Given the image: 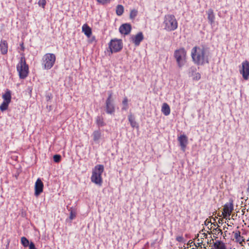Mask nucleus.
Returning <instances> with one entry per match:
<instances>
[{
	"label": "nucleus",
	"instance_id": "aec40b11",
	"mask_svg": "<svg viewBox=\"0 0 249 249\" xmlns=\"http://www.w3.org/2000/svg\"><path fill=\"white\" fill-rule=\"evenodd\" d=\"M161 111L165 116L169 115L171 111L169 106L166 103H163L161 107Z\"/></svg>",
	"mask_w": 249,
	"mask_h": 249
},
{
	"label": "nucleus",
	"instance_id": "f3484780",
	"mask_svg": "<svg viewBox=\"0 0 249 249\" xmlns=\"http://www.w3.org/2000/svg\"><path fill=\"white\" fill-rule=\"evenodd\" d=\"M106 112L109 114H112L115 112V107L112 102H106Z\"/></svg>",
	"mask_w": 249,
	"mask_h": 249
},
{
	"label": "nucleus",
	"instance_id": "f8f14e48",
	"mask_svg": "<svg viewBox=\"0 0 249 249\" xmlns=\"http://www.w3.org/2000/svg\"><path fill=\"white\" fill-rule=\"evenodd\" d=\"M143 34L141 32H139L135 36H132L130 38L131 40L136 46L140 44V43L143 40Z\"/></svg>",
	"mask_w": 249,
	"mask_h": 249
},
{
	"label": "nucleus",
	"instance_id": "bb28decb",
	"mask_svg": "<svg viewBox=\"0 0 249 249\" xmlns=\"http://www.w3.org/2000/svg\"><path fill=\"white\" fill-rule=\"evenodd\" d=\"M9 104L10 103L6 102L5 101H3V102L0 106V110L1 111H4L7 110Z\"/></svg>",
	"mask_w": 249,
	"mask_h": 249
},
{
	"label": "nucleus",
	"instance_id": "6e6552de",
	"mask_svg": "<svg viewBox=\"0 0 249 249\" xmlns=\"http://www.w3.org/2000/svg\"><path fill=\"white\" fill-rule=\"evenodd\" d=\"M239 72L242 74L244 80H247L249 78V62L247 60L243 61L239 69Z\"/></svg>",
	"mask_w": 249,
	"mask_h": 249
},
{
	"label": "nucleus",
	"instance_id": "72a5a7b5",
	"mask_svg": "<svg viewBox=\"0 0 249 249\" xmlns=\"http://www.w3.org/2000/svg\"><path fill=\"white\" fill-rule=\"evenodd\" d=\"M76 216V213L73 212L72 210L70 212V219L71 220H72L74 219Z\"/></svg>",
	"mask_w": 249,
	"mask_h": 249
},
{
	"label": "nucleus",
	"instance_id": "412c9836",
	"mask_svg": "<svg viewBox=\"0 0 249 249\" xmlns=\"http://www.w3.org/2000/svg\"><path fill=\"white\" fill-rule=\"evenodd\" d=\"M128 121H129L132 127H133V128H135V127L138 128L139 127L138 124L135 121V118L132 114H130L128 116Z\"/></svg>",
	"mask_w": 249,
	"mask_h": 249
},
{
	"label": "nucleus",
	"instance_id": "20e7f679",
	"mask_svg": "<svg viewBox=\"0 0 249 249\" xmlns=\"http://www.w3.org/2000/svg\"><path fill=\"white\" fill-rule=\"evenodd\" d=\"M17 69L18 72L19 78L24 79L29 72V67L26 64L25 57L23 56L20 58V61L17 66Z\"/></svg>",
	"mask_w": 249,
	"mask_h": 249
},
{
	"label": "nucleus",
	"instance_id": "5701e85b",
	"mask_svg": "<svg viewBox=\"0 0 249 249\" xmlns=\"http://www.w3.org/2000/svg\"><path fill=\"white\" fill-rule=\"evenodd\" d=\"M95 122L98 127H102L106 125L104 118L102 116H97L96 118Z\"/></svg>",
	"mask_w": 249,
	"mask_h": 249
},
{
	"label": "nucleus",
	"instance_id": "7ed1b4c3",
	"mask_svg": "<svg viewBox=\"0 0 249 249\" xmlns=\"http://www.w3.org/2000/svg\"><path fill=\"white\" fill-rule=\"evenodd\" d=\"M174 56L179 68H182L185 64L187 60V52L184 48L176 50L174 52Z\"/></svg>",
	"mask_w": 249,
	"mask_h": 249
},
{
	"label": "nucleus",
	"instance_id": "9b49d317",
	"mask_svg": "<svg viewBox=\"0 0 249 249\" xmlns=\"http://www.w3.org/2000/svg\"><path fill=\"white\" fill-rule=\"evenodd\" d=\"M44 185L41 180L38 178L37 179L35 185V195L39 196L43 190Z\"/></svg>",
	"mask_w": 249,
	"mask_h": 249
},
{
	"label": "nucleus",
	"instance_id": "6ab92c4d",
	"mask_svg": "<svg viewBox=\"0 0 249 249\" xmlns=\"http://www.w3.org/2000/svg\"><path fill=\"white\" fill-rule=\"evenodd\" d=\"M82 32L88 37H89L91 35L92 32L91 29L89 26L87 24H84L82 28Z\"/></svg>",
	"mask_w": 249,
	"mask_h": 249
},
{
	"label": "nucleus",
	"instance_id": "e433bc0d",
	"mask_svg": "<svg viewBox=\"0 0 249 249\" xmlns=\"http://www.w3.org/2000/svg\"><path fill=\"white\" fill-rule=\"evenodd\" d=\"M176 240L178 242H181L183 241V237L182 236H178L176 238Z\"/></svg>",
	"mask_w": 249,
	"mask_h": 249
},
{
	"label": "nucleus",
	"instance_id": "7c9ffc66",
	"mask_svg": "<svg viewBox=\"0 0 249 249\" xmlns=\"http://www.w3.org/2000/svg\"><path fill=\"white\" fill-rule=\"evenodd\" d=\"M53 160L55 162H59L61 160V156L59 155H55L53 157Z\"/></svg>",
	"mask_w": 249,
	"mask_h": 249
},
{
	"label": "nucleus",
	"instance_id": "a878e982",
	"mask_svg": "<svg viewBox=\"0 0 249 249\" xmlns=\"http://www.w3.org/2000/svg\"><path fill=\"white\" fill-rule=\"evenodd\" d=\"M128 99L127 97H124L123 100L122 104L123 105V107L122 108L123 110H127L128 108Z\"/></svg>",
	"mask_w": 249,
	"mask_h": 249
},
{
	"label": "nucleus",
	"instance_id": "cd10ccee",
	"mask_svg": "<svg viewBox=\"0 0 249 249\" xmlns=\"http://www.w3.org/2000/svg\"><path fill=\"white\" fill-rule=\"evenodd\" d=\"M21 243L24 247H27L29 244V241L25 237L21 238Z\"/></svg>",
	"mask_w": 249,
	"mask_h": 249
},
{
	"label": "nucleus",
	"instance_id": "f704fd0d",
	"mask_svg": "<svg viewBox=\"0 0 249 249\" xmlns=\"http://www.w3.org/2000/svg\"><path fill=\"white\" fill-rule=\"evenodd\" d=\"M106 102H112V92H110Z\"/></svg>",
	"mask_w": 249,
	"mask_h": 249
},
{
	"label": "nucleus",
	"instance_id": "4468645a",
	"mask_svg": "<svg viewBox=\"0 0 249 249\" xmlns=\"http://www.w3.org/2000/svg\"><path fill=\"white\" fill-rule=\"evenodd\" d=\"M232 234L234 236L233 240L236 243H239L241 246H243V243L245 242V238L243 236L241 235V232L239 230H236L232 232Z\"/></svg>",
	"mask_w": 249,
	"mask_h": 249
},
{
	"label": "nucleus",
	"instance_id": "1a4fd4ad",
	"mask_svg": "<svg viewBox=\"0 0 249 249\" xmlns=\"http://www.w3.org/2000/svg\"><path fill=\"white\" fill-rule=\"evenodd\" d=\"M210 244L212 245V249H227L225 244L220 240H216L215 242L212 239L210 240Z\"/></svg>",
	"mask_w": 249,
	"mask_h": 249
},
{
	"label": "nucleus",
	"instance_id": "9d476101",
	"mask_svg": "<svg viewBox=\"0 0 249 249\" xmlns=\"http://www.w3.org/2000/svg\"><path fill=\"white\" fill-rule=\"evenodd\" d=\"M178 140L179 143L181 150L185 152L188 143L187 137L184 134L181 135L180 136L178 137Z\"/></svg>",
	"mask_w": 249,
	"mask_h": 249
},
{
	"label": "nucleus",
	"instance_id": "58836bf2",
	"mask_svg": "<svg viewBox=\"0 0 249 249\" xmlns=\"http://www.w3.org/2000/svg\"><path fill=\"white\" fill-rule=\"evenodd\" d=\"M247 190L248 191H249V180L248 181V188H247Z\"/></svg>",
	"mask_w": 249,
	"mask_h": 249
},
{
	"label": "nucleus",
	"instance_id": "423d86ee",
	"mask_svg": "<svg viewBox=\"0 0 249 249\" xmlns=\"http://www.w3.org/2000/svg\"><path fill=\"white\" fill-rule=\"evenodd\" d=\"M55 60L56 57L53 53H46L42 58V65L44 69H51L54 65Z\"/></svg>",
	"mask_w": 249,
	"mask_h": 249
},
{
	"label": "nucleus",
	"instance_id": "dca6fc26",
	"mask_svg": "<svg viewBox=\"0 0 249 249\" xmlns=\"http://www.w3.org/2000/svg\"><path fill=\"white\" fill-rule=\"evenodd\" d=\"M0 51L2 54H6L8 52V43L6 40H1L0 41Z\"/></svg>",
	"mask_w": 249,
	"mask_h": 249
},
{
	"label": "nucleus",
	"instance_id": "473e14b6",
	"mask_svg": "<svg viewBox=\"0 0 249 249\" xmlns=\"http://www.w3.org/2000/svg\"><path fill=\"white\" fill-rule=\"evenodd\" d=\"M111 0H97V2L102 4L109 3Z\"/></svg>",
	"mask_w": 249,
	"mask_h": 249
},
{
	"label": "nucleus",
	"instance_id": "b1692460",
	"mask_svg": "<svg viewBox=\"0 0 249 249\" xmlns=\"http://www.w3.org/2000/svg\"><path fill=\"white\" fill-rule=\"evenodd\" d=\"M93 141L96 142L98 141L101 136V133L99 130H95L92 133Z\"/></svg>",
	"mask_w": 249,
	"mask_h": 249
},
{
	"label": "nucleus",
	"instance_id": "393cba45",
	"mask_svg": "<svg viewBox=\"0 0 249 249\" xmlns=\"http://www.w3.org/2000/svg\"><path fill=\"white\" fill-rule=\"evenodd\" d=\"M124 11V8L123 5H118L116 9V13L118 16H121Z\"/></svg>",
	"mask_w": 249,
	"mask_h": 249
},
{
	"label": "nucleus",
	"instance_id": "2f4dec72",
	"mask_svg": "<svg viewBox=\"0 0 249 249\" xmlns=\"http://www.w3.org/2000/svg\"><path fill=\"white\" fill-rule=\"evenodd\" d=\"M38 4L42 8H44L46 4V0H39Z\"/></svg>",
	"mask_w": 249,
	"mask_h": 249
},
{
	"label": "nucleus",
	"instance_id": "2eb2a0df",
	"mask_svg": "<svg viewBox=\"0 0 249 249\" xmlns=\"http://www.w3.org/2000/svg\"><path fill=\"white\" fill-rule=\"evenodd\" d=\"M131 25L128 23L123 24L119 28V31L121 34L125 35L129 34L131 32Z\"/></svg>",
	"mask_w": 249,
	"mask_h": 249
},
{
	"label": "nucleus",
	"instance_id": "c9c22d12",
	"mask_svg": "<svg viewBox=\"0 0 249 249\" xmlns=\"http://www.w3.org/2000/svg\"><path fill=\"white\" fill-rule=\"evenodd\" d=\"M29 249H36L35 247L34 243L32 242H30L29 244Z\"/></svg>",
	"mask_w": 249,
	"mask_h": 249
},
{
	"label": "nucleus",
	"instance_id": "f03ea898",
	"mask_svg": "<svg viewBox=\"0 0 249 249\" xmlns=\"http://www.w3.org/2000/svg\"><path fill=\"white\" fill-rule=\"evenodd\" d=\"M104 170L103 165H96L92 170L91 180L92 182L101 186L103 182L102 174Z\"/></svg>",
	"mask_w": 249,
	"mask_h": 249
},
{
	"label": "nucleus",
	"instance_id": "ddd939ff",
	"mask_svg": "<svg viewBox=\"0 0 249 249\" xmlns=\"http://www.w3.org/2000/svg\"><path fill=\"white\" fill-rule=\"evenodd\" d=\"M233 210L232 203L226 204L223 208L222 214L224 217L230 216Z\"/></svg>",
	"mask_w": 249,
	"mask_h": 249
},
{
	"label": "nucleus",
	"instance_id": "ea45409f",
	"mask_svg": "<svg viewBox=\"0 0 249 249\" xmlns=\"http://www.w3.org/2000/svg\"><path fill=\"white\" fill-rule=\"evenodd\" d=\"M217 231L220 232H222V230L221 229H218Z\"/></svg>",
	"mask_w": 249,
	"mask_h": 249
},
{
	"label": "nucleus",
	"instance_id": "4c0bfd02",
	"mask_svg": "<svg viewBox=\"0 0 249 249\" xmlns=\"http://www.w3.org/2000/svg\"><path fill=\"white\" fill-rule=\"evenodd\" d=\"M20 47H21V50L22 51H24V49H25V48H24V46L23 43H22L20 44Z\"/></svg>",
	"mask_w": 249,
	"mask_h": 249
},
{
	"label": "nucleus",
	"instance_id": "f257e3e1",
	"mask_svg": "<svg viewBox=\"0 0 249 249\" xmlns=\"http://www.w3.org/2000/svg\"><path fill=\"white\" fill-rule=\"evenodd\" d=\"M193 62L197 65H204L209 63V52L204 46L194 47L191 51Z\"/></svg>",
	"mask_w": 249,
	"mask_h": 249
},
{
	"label": "nucleus",
	"instance_id": "0eeeda50",
	"mask_svg": "<svg viewBox=\"0 0 249 249\" xmlns=\"http://www.w3.org/2000/svg\"><path fill=\"white\" fill-rule=\"evenodd\" d=\"M123 43L121 39L114 38L108 43V48L111 53L120 52L123 48Z\"/></svg>",
	"mask_w": 249,
	"mask_h": 249
},
{
	"label": "nucleus",
	"instance_id": "39448f33",
	"mask_svg": "<svg viewBox=\"0 0 249 249\" xmlns=\"http://www.w3.org/2000/svg\"><path fill=\"white\" fill-rule=\"evenodd\" d=\"M164 29L168 31H174L178 28V22L173 15H167L164 17L163 22Z\"/></svg>",
	"mask_w": 249,
	"mask_h": 249
},
{
	"label": "nucleus",
	"instance_id": "c85d7f7f",
	"mask_svg": "<svg viewBox=\"0 0 249 249\" xmlns=\"http://www.w3.org/2000/svg\"><path fill=\"white\" fill-rule=\"evenodd\" d=\"M138 14V11L136 9L131 10L130 13V18L131 19H134Z\"/></svg>",
	"mask_w": 249,
	"mask_h": 249
},
{
	"label": "nucleus",
	"instance_id": "c756f323",
	"mask_svg": "<svg viewBox=\"0 0 249 249\" xmlns=\"http://www.w3.org/2000/svg\"><path fill=\"white\" fill-rule=\"evenodd\" d=\"M193 80H196V81L199 80L201 78V74H200V73H199V72L195 73L193 75Z\"/></svg>",
	"mask_w": 249,
	"mask_h": 249
},
{
	"label": "nucleus",
	"instance_id": "4be33fe9",
	"mask_svg": "<svg viewBox=\"0 0 249 249\" xmlns=\"http://www.w3.org/2000/svg\"><path fill=\"white\" fill-rule=\"evenodd\" d=\"M2 98L3 101H5L8 103H10L11 101V93L9 90H7L5 93L2 95Z\"/></svg>",
	"mask_w": 249,
	"mask_h": 249
},
{
	"label": "nucleus",
	"instance_id": "a211bd4d",
	"mask_svg": "<svg viewBox=\"0 0 249 249\" xmlns=\"http://www.w3.org/2000/svg\"><path fill=\"white\" fill-rule=\"evenodd\" d=\"M208 16V19L211 25H212L214 22L215 15L212 9L210 8L207 11Z\"/></svg>",
	"mask_w": 249,
	"mask_h": 249
}]
</instances>
